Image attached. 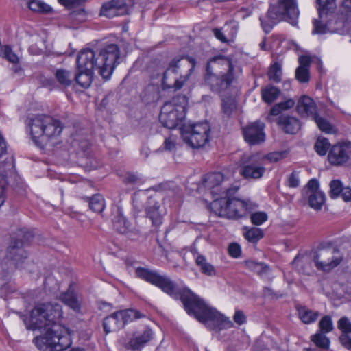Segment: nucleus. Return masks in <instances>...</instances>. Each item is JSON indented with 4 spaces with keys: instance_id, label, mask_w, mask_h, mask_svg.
Instances as JSON below:
<instances>
[{
    "instance_id": "f257e3e1",
    "label": "nucleus",
    "mask_w": 351,
    "mask_h": 351,
    "mask_svg": "<svg viewBox=\"0 0 351 351\" xmlns=\"http://www.w3.org/2000/svg\"><path fill=\"white\" fill-rule=\"evenodd\" d=\"M62 315V306L58 303H38L25 319L28 330L45 331L44 335L34 339L40 351H62L71 345L69 329L58 323Z\"/></svg>"
},
{
    "instance_id": "f03ea898",
    "label": "nucleus",
    "mask_w": 351,
    "mask_h": 351,
    "mask_svg": "<svg viewBox=\"0 0 351 351\" xmlns=\"http://www.w3.org/2000/svg\"><path fill=\"white\" fill-rule=\"evenodd\" d=\"M119 56V48L115 44L108 45L96 51L84 49L77 58V69L97 70L103 78L108 80L112 75Z\"/></svg>"
},
{
    "instance_id": "7ed1b4c3",
    "label": "nucleus",
    "mask_w": 351,
    "mask_h": 351,
    "mask_svg": "<svg viewBox=\"0 0 351 351\" xmlns=\"http://www.w3.org/2000/svg\"><path fill=\"white\" fill-rule=\"evenodd\" d=\"M181 299L187 313L212 330L220 331L233 327L234 324L228 317L209 306L191 291H186Z\"/></svg>"
},
{
    "instance_id": "20e7f679",
    "label": "nucleus",
    "mask_w": 351,
    "mask_h": 351,
    "mask_svg": "<svg viewBox=\"0 0 351 351\" xmlns=\"http://www.w3.org/2000/svg\"><path fill=\"white\" fill-rule=\"evenodd\" d=\"M206 82L213 91L221 93L229 88L241 75L242 70L223 56H216L207 63Z\"/></svg>"
},
{
    "instance_id": "39448f33",
    "label": "nucleus",
    "mask_w": 351,
    "mask_h": 351,
    "mask_svg": "<svg viewBox=\"0 0 351 351\" xmlns=\"http://www.w3.org/2000/svg\"><path fill=\"white\" fill-rule=\"evenodd\" d=\"M238 186L226 189V195L215 198L210 204V209L216 215L227 219H239L253 210L256 205L250 200H242L234 195Z\"/></svg>"
},
{
    "instance_id": "423d86ee",
    "label": "nucleus",
    "mask_w": 351,
    "mask_h": 351,
    "mask_svg": "<svg viewBox=\"0 0 351 351\" xmlns=\"http://www.w3.org/2000/svg\"><path fill=\"white\" fill-rule=\"evenodd\" d=\"M25 123L38 146H43L45 141L57 138L63 130V125L58 119L44 114L27 117Z\"/></svg>"
},
{
    "instance_id": "0eeeda50",
    "label": "nucleus",
    "mask_w": 351,
    "mask_h": 351,
    "mask_svg": "<svg viewBox=\"0 0 351 351\" xmlns=\"http://www.w3.org/2000/svg\"><path fill=\"white\" fill-rule=\"evenodd\" d=\"M299 15L297 0H278L276 5L269 7L265 16L260 17L261 27L268 34L281 21L296 26Z\"/></svg>"
},
{
    "instance_id": "6e6552de",
    "label": "nucleus",
    "mask_w": 351,
    "mask_h": 351,
    "mask_svg": "<svg viewBox=\"0 0 351 351\" xmlns=\"http://www.w3.org/2000/svg\"><path fill=\"white\" fill-rule=\"evenodd\" d=\"M195 66V58L189 56L175 58L164 72L162 85L165 88L181 89L189 80Z\"/></svg>"
},
{
    "instance_id": "1a4fd4ad",
    "label": "nucleus",
    "mask_w": 351,
    "mask_h": 351,
    "mask_svg": "<svg viewBox=\"0 0 351 351\" xmlns=\"http://www.w3.org/2000/svg\"><path fill=\"white\" fill-rule=\"evenodd\" d=\"M135 274L138 278L154 285L173 298H176L179 294L181 297L186 291H190L186 289L181 293L180 288L175 281L167 275L160 274L156 270L138 267L135 269ZM180 300H182L181 298Z\"/></svg>"
},
{
    "instance_id": "9d476101",
    "label": "nucleus",
    "mask_w": 351,
    "mask_h": 351,
    "mask_svg": "<svg viewBox=\"0 0 351 351\" xmlns=\"http://www.w3.org/2000/svg\"><path fill=\"white\" fill-rule=\"evenodd\" d=\"M343 254L332 245H320L313 254V261L317 269L330 271L342 262Z\"/></svg>"
},
{
    "instance_id": "9b49d317",
    "label": "nucleus",
    "mask_w": 351,
    "mask_h": 351,
    "mask_svg": "<svg viewBox=\"0 0 351 351\" xmlns=\"http://www.w3.org/2000/svg\"><path fill=\"white\" fill-rule=\"evenodd\" d=\"M210 130L208 121L189 124L183 128L182 137L184 142L191 147L198 149L209 142Z\"/></svg>"
},
{
    "instance_id": "f8f14e48",
    "label": "nucleus",
    "mask_w": 351,
    "mask_h": 351,
    "mask_svg": "<svg viewBox=\"0 0 351 351\" xmlns=\"http://www.w3.org/2000/svg\"><path fill=\"white\" fill-rule=\"evenodd\" d=\"M132 5V0H111L103 4L100 15L114 18L128 14Z\"/></svg>"
},
{
    "instance_id": "ddd939ff",
    "label": "nucleus",
    "mask_w": 351,
    "mask_h": 351,
    "mask_svg": "<svg viewBox=\"0 0 351 351\" xmlns=\"http://www.w3.org/2000/svg\"><path fill=\"white\" fill-rule=\"evenodd\" d=\"M304 195L308 197L309 206L316 210L322 209L325 203V194L319 190V182L316 179H311L307 183L303 191Z\"/></svg>"
},
{
    "instance_id": "4468645a",
    "label": "nucleus",
    "mask_w": 351,
    "mask_h": 351,
    "mask_svg": "<svg viewBox=\"0 0 351 351\" xmlns=\"http://www.w3.org/2000/svg\"><path fill=\"white\" fill-rule=\"evenodd\" d=\"M202 184L205 188L210 191L213 196L226 195V189L231 188L224 180L223 175L221 173H208L202 179Z\"/></svg>"
},
{
    "instance_id": "2eb2a0df",
    "label": "nucleus",
    "mask_w": 351,
    "mask_h": 351,
    "mask_svg": "<svg viewBox=\"0 0 351 351\" xmlns=\"http://www.w3.org/2000/svg\"><path fill=\"white\" fill-rule=\"evenodd\" d=\"M264 128L265 124L260 121L250 123L243 129L245 141L250 145L263 143L265 141Z\"/></svg>"
},
{
    "instance_id": "dca6fc26",
    "label": "nucleus",
    "mask_w": 351,
    "mask_h": 351,
    "mask_svg": "<svg viewBox=\"0 0 351 351\" xmlns=\"http://www.w3.org/2000/svg\"><path fill=\"white\" fill-rule=\"evenodd\" d=\"M186 111H160L159 120L161 124L169 129L185 127Z\"/></svg>"
},
{
    "instance_id": "f3484780",
    "label": "nucleus",
    "mask_w": 351,
    "mask_h": 351,
    "mask_svg": "<svg viewBox=\"0 0 351 351\" xmlns=\"http://www.w3.org/2000/svg\"><path fill=\"white\" fill-rule=\"evenodd\" d=\"M281 111H270L267 119L269 121H274V117L276 118L278 125L287 134H295L300 128V121L298 119L289 115H279Z\"/></svg>"
},
{
    "instance_id": "a211bd4d",
    "label": "nucleus",
    "mask_w": 351,
    "mask_h": 351,
    "mask_svg": "<svg viewBox=\"0 0 351 351\" xmlns=\"http://www.w3.org/2000/svg\"><path fill=\"white\" fill-rule=\"evenodd\" d=\"M265 172V167L256 160V156L250 157L247 162L241 165L240 169V174L248 180L259 179L263 177Z\"/></svg>"
},
{
    "instance_id": "6ab92c4d",
    "label": "nucleus",
    "mask_w": 351,
    "mask_h": 351,
    "mask_svg": "<svg viewBox=\"0 0 351 351\" xmlns=\"http://www.w3.org/2000/svg\"><path fill=\"white\" fill-rule=\"evenodd\" d=\"M112 226L117 232L127 234L128 237L136 236L139 234L138 230L127 220L120 211H118L114 216Z\"/></svg>"
},
{
    "instance_id": "aec40b11",
    "label": "nucleus",
    "mask_w": 351,
    "mask_h": 351,
    "mask_svg": "<svg viewBox=\"0 0 351 351\" xmlns=\"http://www.w3.org/2000/svg\"><path fill=\"white\" fill-rule=\"evenodd\" d=\"M328 159L332 165H344L349 159L348 147L345 144L333 145L329 151Z\"/></svg>"
},
{
    "instance_id": "412c9836",
    "label": "nucleus",
    "mask_w": 351,
    "mask_h": 351,
    "mask_svg": "<svg viewBox=\"0 0 351 351\" xmlns=\"http://www.w3.org/2000/svg\"><path fill=\"white\" fill-rule=\"evenodd\" d=\"M75 283H71L66 291L61 293L60 300L75 312H79L81 308V300L75 291Z\"/></svg>"
},
{
    "instance_id": "4be33fe9",
    "label": "nucleus",
    "mask_w": 351,
    "mask_h": 351,
    "mask_svg": "<svg viewBox=\"0 0 351 351\" xmlns=\"http://www.w3.org/2000/svg\"><path fill=\"white\" fill-rule=\"evenodd\" d=\"M146 215L155 228H158L162 223L165 212L160 209V204L153 198H150L149 200V205L146 208Z\"/></svg>"
},
{
    "instance_id": "5701e85b",
    "label": "nucleus",
    "mask_w": 351,
    "mask_h": 351,
    "mask_svg": "<svg viewBox=\"0 0 351 351\" xmlns=\"http://www.w3.org/2000/svg\"><path fill=\"white\" fill-rule=\"evenodd\" d=\"M152 330L145 328L142 332H135L128 343V348L133 350L144 346L152 338Z\"/></svg>"
},
{
    "instance_id": "b1692460",
    "label": "nucleus",
    "mask_w": 351,
    "mask_h": 351,
    "mask_svg": "<svg viewBox=\"0 0 351 351\" xmlns=\"http://www.w3.org/2000/svg\"><path fill=\"white\" fill-rule=\"evenodd\" d=\"M308 113V111H302ZM320 111H309V116L316 123L319 129L326 134L335 133V127L330 123V121L324 116L319 113Z\"/></svg>"
},
{
    "instance_id": "393cba45",
    "label": "nucleus",
    "mask_w": 351,
    "mask_h": 351,
    "mask_svg": "<svg viewBox=\"0 0 351 351\" xmlns=\"http://www.w3.org/2000/svg\"><path fill=\"white\" fill-rule=\"evenodd\" d=\"M337 327L342 332L339 341L344 346L351 345V322L347 317H342L337 322Z\"/></svg>"
},
{
    "instance_id": "a878e982",
    "label": "nucleus",
    "mask_w": 351,
    "mask_h": 351,
    "mask_svg": "<svg viewBox=\"0 0 351 351\" xmlns=\"http://www.w3.org/2000/svg\"><path fill=\"white\" fill-rule=\"evenodd\" d=\"M103 326L104 331L108 334L122 328L123 322H121L117 312H115L104 319Z\"/></svg>"
},
{
    "instance_id": "bb28decb",
    "label": "nucleus",
    "mask_w": 351,
    "mask_h": 351,
    "mask_svg": "<svg viewBox=\"0 0 351 351\" xmlns=\"http://www.w3.org/2000/svg\"><path fill=\"white\" fill-rule=\"evenodd\" d=\"M195 263L199 267L202 274L208 276L216 275V269L215 267L208 263L206 257L201 254H197L195 257Z\"/></svg>"
},
{
    "instance_id": "cd10ccee",
    "label": "nucleus",
    "mask_w": 351,
    "mask_h": 351,
    "mask_svg": "<svg viewBox=\"0 0 351 351\" xmlns=\"http://www.w3.org/2000/svg\"><path fill=\"white\" fill-rule=\"evenodd\" d=\"M280 90L271 85H268L261 90L262 99L267 104H272L280 95Z\"/></svg>"
},
{
    "instance_id": "c85d7f7f",
    "label": "nucleus",
    "mask_w": 351,
    "mask_h": 351,
    "mask_svg": "<svg viewBox=\"0 0 351 351\" xmlns=\"http://www.w3.org/2000/svg\"><path fill=\"white\" fill-rule=\"evenodd\" d=\"M298 311L302 322L306 324L315 322L319 315L317 311H313L305 306L298 307Z\"/></svg>"
},
{
    "instance_id": "c756f323",
    "label": "nucleus",
    "mask_w": 351,
    "mask_h": 351,
    "mask_svg": "<svg viewBox=\"0 0 351 351\" xmlns=\"http://www.w3.org/2000/svg\"><path fill=\"white\" fill-rule=\"evenodd\" d=\"M245 265L248 269L258 275L267 274L270 271V267L268 265L254 260L245 261Z\"/></svg>"
},
{
    "instance_id": "7c9ffc66",
    "label": "nucleus",
    "mask_w": 351,
    "mask_h": 351,
    "mask_svg": "<svg viewBox=\"0 0 351 351\" xmlns=\"http://www.w3.org/2000/svg\"><path fill=\"white\" fill-rule=\"evenodd\" d=\"M55 77L60 85L66 87L71 86L74 80L73 73L63 69H57L55 73Z\"/></svg>"
},
{
    "instance_id": "2f4dec72",
    "label": "nucleus",
    "mask_w": 351,
    "mask_h": 351,
    "mask_svg": "<svg viewBox=\"0 0 351 351\" xmlns=\"http://www.w3.org/2000/svg\"><path fill=\"white\" fill-rule=\"evenodd\" d=\"M93 71H80L75 75V82L82 88L89 87L92 83Z\"/></svg>"
},
{
    "instance_id": "473e14b6",
    "label": "nucleus",
    "mask_w": 351,
    "mask_h": 351,
    "mask_svg": "<svg viewBox=\"0 0 351 351\" xmlns=\"http://www.w3.org/2000/svg\"><path fill=\"white\" fill-rule=\"evenodd\" d=\"M316 3L320 18L322 17L323 14L333 12L336 8L335 0H316Z\"/></svg>"
},
{
    "instance_id": "72a5a7b5",
    "label": "nucleus",
    "mask_w": 351,
    "mask_h": 351,
    "mask_svg": "<svg viewBox=\"0 0 351 351\" xmlns=\"http://www.w3.org/2000/svg\"><path fill=\"white\" fill-rule=\"evenodd\" d=\"M121 322H123V328L124 326L141 317V313L133 309H127L124 311H117Z\"/></svg>"
},
{
    "instance_id": "f704fd0d",
    "label": "nucleus",
    "mask_w": 351,
    "mask_h": 351,
    "mask_svg": "<svg viewBox=\"0 0 351 351\" xmlns=\"http://www.w3.org/2000/svg\"><path fill=\"white\" fill-rule=\"evenodd\" d=\"M243 233L245 238L250 243H256L264 237V232L259 228L252 227L250 228H245Z\"/></svg>"
},
{
    "instance_id": "c9c22d12",
    "label": "nucleus",
    "mask_w": 351,
    "mask_h": 351,
    "mask_svg": "<svg viewBox=\"0 0 351 351\" xmlns=\"http://www.w3.org/2000/svg\"><path fill=\"white\" fill-rule=\"evenodd\" d=\"M311 340L319 348L328 350L330 347V340L324 332L317 331L311 335Z\"/></svg>"
},
{
    "instance_id": "e433bc0d",
    "label": "nucleus",
    "mask_w": 351,
    "mask_h": 351,
    "mask_svg": "<svg viewBox=\"0 0 351 351\" xmlns=\"http://www.w3.org/2000/svg\"><path fill=\"white\" fill-rule=\"evenodd\" d=\"M29 8L36 12L47 14L51 12V8L40 0H27Z\"/></svg>"
},
{
    "instance_id": "4c0bfd02",
    "label": "nucleus",
    "mask_w": 351,
    "mask_h": 351,
    "mask_svg": "<svg viewBox=\"0 0 351 351\" xmlns=\"http://www.w3.org/2000/svg\"><path fill=\"white\" fill-rule=\"evenodd\" d=\"M90 208L96 213H101L104 208V198L100 194H95L88 198Z\"/></svg>"
},
{
    "instance_id": "58836bf2",
    "label": "nucleus",
    "mask_w": 351,
    "mask_h": 351,
    "mask_svg": "<svg viewBox=\"0 0 351 351\" xmlns=\"http://www.w3.org/2000/svg\"><path fill=\"white\" fill-rule=\"evenodd\" d=\"M317 105L315 101L308 95L301 96L297 104L296 110H315Z\"/></svg>"
},
{
    "instance_id": "ea45409f",
    "label": "nucleus",
    "mask_w": 351,
    "mask_h": 351,
    "mask_svg": "<svg viewBox=\"0 0 351 351\" xmlns=\"http://www.w3.org/2000/svg\"><path fill=\"white\" fill-rule=\"evenodd\" d=\"M267 75L270 80L280 82L282 75V64L278 62L272 64L269 67Z\"/></svg>"
},
{
    "instance_id": "a19ab883",
    "label": "nucleus",
    "mask_w": 351,
    "mask_h": 351,
    "mask_svg": "<svg viewBox=\"0 0 351 351\" xmlns=\"http://www.w3.org/2000/svg\"><path fill=\"white\" fill-rule=\"evenodd\" d=\"M0 57L5 58L11 63L16 64L19 62V58L16 53L12 51L9 45H0Z\"/></svg>"
},
{
    "instance_id": "79ce46f5",
    "label": "nucleus",
    "mask_w": 351,
    "mask_h": 351,
    "mask_svg": "<svg viewBox=\"0 0 351 351\" xmlns=\"http://www.w3.org/2000/svg\"><path fill=\"white\" fill-rule=\"evenodd\" d=\"M330 145V143L327 138L319 137L315 143L314 149L319 155L324 156L327 153Z\"/></svg>"
},
{
    "instance_id": "37998d69",
    "label": "nucleus",
    "mask_w": 351,
    "mask_h": 351,
    "mask_svg": "<svg viewBox=\"0 0 351 351\" xmlns=\"http://www.w3.org/2000/svg\"><path fill=\"white\" fill-rule=\"evenodd\" d=\"M333 328V322L329 315L324 316L319 322V332L326 334L331 332Z\"/></svg>"
},
{
    "instance_id": "c03bdc74",
    "label": "nucleus",
    "mask_w": 351,
    "mask_h": 351,
    "mask_svg": "<svg viewBox=\"0 0 351 351\" xmlns=\"http://www.w3.org/2000/svg\"><path fill=\"white\" fill-rule=\"evenodd\" d=\"M343 187L339 180H332L330 183L329 195L332 199L337 198L341 195Z\"/></svg>"
},
{
    "instance_id": "a18cd8bd",
    "label": "nucleus",
    "mask_w": 351,
    "mask_h": 351,
    "mask_svg": "<svg viewBox=\"0 0 351 351\" xmlns=\"http://www.w3.org/2000/svg\"><path fill=\"white\" fill-rule=\"evenodd\" d=\"M158 98V92L154 87H149L143 96V100L147 104L155 102Z\"/></svg>"
},
{
    "instance_id": "49530a36",
    "label": "nucleus",
    "mask_w": 351,
    "mask_h": 351,
    "mask_svg": "<svg viewBox=\"0 0 351 351\" xmlns=\"http://www.w3.org/2000/svg\"><path fill=\"white\" fill-rule=\"evenodd\" d=\"M295 77L301 83H306L309 81V69L298 66L295 71Z\"/></svg>"
},
{
    "instance_id": "de8ad7c7",
    "label": "nucleus",
    "mask_w": 351,
    "mask_h": 351,
    "mask_svg": "<svg viewBox=\"0 0 351 351\" xmlns=\"http://www.w3.org/2000/svg\"><path fill=\"white\" fill-rule=\"evenodd\" d=\"M268 219L267 214L265 212H255L251 214L250 220L256 226H260L265 222Z\"/></svg>"
},
{
    "instance_id": "09e8293b",
    "label": "nucleus",
    "mask_w": 351,
    "mask_h": 351,
    "mask_svg": "<svg viewBox=\"0 0 351 351\" xmlns=\"http://www.w3.org/2000/svg\"><path fill=\"white\" fill-rule=\"evenodd\" d=\"M178 137L176 135H170L166 138L163 143V149L168 152H174L176 149Z\"/></svg>"
},
{
    "instance_id": "8fccbe9b",
    "label": "nucleus",
    "mask_w": 351,
    "mask_h": 351,
    "mask_svg": "<svg viewBox=\"0 0 351 351\" xmlns=\"http://www.w3.org/2000/svg\"><path fill=\"white\" fill-rule=\"evenodd\" d=\"M233 324L235 323L238 326H241L246 323L247 317L243 311L236 309L233 315Z\"/></svg>"
},
{
    "instance_id": "3c124183",
    "label": "nucleus",
    "mask_w": 351,
    "mask_h": 351,
    "mask_svg": "<svg viewBox=\"0 0 351 351\" xmlns=\"http://www.w3.org/2000/svg\"><path fill=\"white\" fill-rule=\"evenodd\" d=\"M328 27L326 25L323 24L319 20H314L313 21V29L312 33L316 34H324L327 33Z\"/></svg>"
},
{
    "instance_id": "603ef678",
    "label": "nucleus",
    "mask_w": 351,
    "mask_h": 351,
    "mask_svg": "<svg viewBox=\"0 0 351 351\" xmlns=\"http://www.w3.org/2000/svg\"><path fill=\"white\" fill-rule=\"evenodd\" d=\"M287 153L285 152H274L269 153L265 156V158L271 162H276L285 158Z\"/></svg>"
},
{
    "instance_id": "864d4df0",
    "label": "nucleus",
    "mask_w": 351,
    "mask_h": 351,
    "mask_svg": "<svg viewBox=\"0 0 351 351\" xmlns=\"http://www.w3.org/2000/svg\"><path fill=\"white\" fill-rule=\"evenodd\" d=\"M223 110H234L237 108V101L234 97H228L222 99Z\"/></svg>"
},
{
    "instance_id": "5fc2aeb1",
    "label": "nucleus",
    "mask_w": 351,
    "mask_h": 351,
    "mask_svg": "<svg viewBox=\"0 0 351 351\" xmlns=\"http://www.w3.org/2000/svg\"><path fill=\"white\" fill-rule=\"evenodd\" d=\"M341 12L348 19H351V0H342Z\"/></svg>"
},
{
    "instance_id": "6e6d98bb",
    "label": "nucleus",
    "mask_w": 351,
    "mask_h": 351,
    "mask_svg": "<svg viewBox=\"0 0 351 351\" xmlns=\"http://www.w3.org/2000/svg\"><path fill=\"white\" fill-rule=\"evenodd\" d=\"M300 184L298 173L293 171L288 178V186L291 188H296Z\"/></svg>"
},
{
    "instance_id": "4d7b16f0",
    "label": "nucleus",
    "mask_w": 351,
    "mask_h": 351,
    "mask_svg": "<svg viewBox=\"0 0 351 351\" xmlns=\"http://www.w3.org/2000/svg\"><path fill=\"white\" fill-rule=\"evenodd\" d=\"M295 102L292 99H287L284 101L280 102L278 105L277 110H289L295 106ZM271 110H276L275 108H272Z\"/></svg>"
},
{
    "instance_id": "13d9d810",
    "label": "nucleus",
    "mask_w": 351,
    "mask_h": 351,
    "mask_svg": "<svg viewBox=\"0 0 351 351\" xmlns=\"http://www.w3.org/2000/svg\"><path fill=\"white\" fill-rule=\"evenodd\" d=\"M228 252L230 256L233 258H238L241 255V247L237 243H231L228 247Z\"/></svg>"
},
{
    "instance_id": "bf43d9fd",
    "label": "nucleus",
    "mask_w": 351,
    "mask_h": 351,
    "mask_svg": "<svg viewBox=\"0 0 351 351\" xmlns=\"http://www.w3.org/2000/svg\"><path fill=\"white\" fill-rule=\"evenodd\" d=\"M6 186L5 178L3 175L0 174V207L5 202L4 191Z\"/></svg>"
},
{
    "instance_id": "052dcab7",
    "label": "nucleus",
    "mask_w": 351,
    "mask_h": 351,
    "mask_svg": "<svg viewBox=\"0 0 351 351\" xmlns=\"http://www.w3.org/2000/svg\"><path fill=\"white\" fill-rule=\"evenodd\" d=\"M213 32L215 36L216 37V38H217L218 40H219L222 43H227L228 42V39L226 37L223 32L222 31V29L215 28V29H213Z\"/></svg>"
},
{
    "instance_id": "680f3d73",
    "label": "nucleus",
    "mask_w": 351,
    "mask_h": 351,
    "mask_svg": "<svg viewBox=\"0 0 351 351\" xmlns=\"http://www.w3.org/2000/svg\"><path fill=\"white\" fill-rule=\"evenodd\" d=\"M140 181V178L135 174L127 173L124 178V182L126 184H136Z\"/></svg>"
},
{
    "instance_id": "e2e57ef3",
    "label": "nucleus",
    "mask_w": 351,
    "mask_h": 351,
    "mask_svg": "<svg viewBox=\"0 0 351 351\" xmlns=\"http://www.w3.org/2000/svg\"><path fill=\"white\" fill-rule=\"evenodd\" d=\"M311 62V58L308 56H301L299 58V66H303L304 68L309 69V66Z\"/></svg>"
},
{
    "instance_id": "0e129e2a",
    "label": "nucleus",
    "mask_w": 351,
    "mask_h": 351,
    "mask_svg": "<svg viewBox=\"0 0 351 351\" xmlns=\"http://www.w3.org/2000/svg\"><path fill=\"white\" fill-rule=\"evenodd\" d=\"M263 294L265 296L271 297V298H278L282 295H279L274 292V291L270 287H265L263 289Z\"/></svg>"
},
{
    "instance_id": "69168bd1",
    "label": "nucleus",
    "mask_w": 351,
    "mask_h": 351,
    "mask_svg": "<svg viewBox=\"0 0 351 351\" xmlns=\"http://www.w3.org/2000/svg\"><path fill=\"white\" fill-rule=\"evenodd\" d=\"M341 196L344 201H351V189L349 187H344L341 193Z\"/></svg>"
},
{
    "instance_id": "338daca9",
    "label": "nucleus",
    "mask_w": 351,
    "mask_h": 351,
    "mask_svg": "<svg viewBox=\"0 0 351 351\" xmlns=\"http://www.w3.org/2000/svg\"><path fill=\"white\" fill-rule=\"evenodd\" d=\"M58 2L66 7H71L77 3V0H58Z\"/></svg>"
},
{
    "instance_id": "774afa93",
    "label": "nucleus",
    "mask_w": 351,
    "mask_h": 351,
    "mask_svg": "<svg viewBox=\"0 0 351 351\" xmlns=\"http://www.w3.org/2000/svg\"><path fill=\"white\" fill-rule=\"evenodd\" d=\"M250 14V12L245 8H241L238 12V15L241 16L243 19H245L246 16H249Z\"/></svg>"
}]
</instances>
